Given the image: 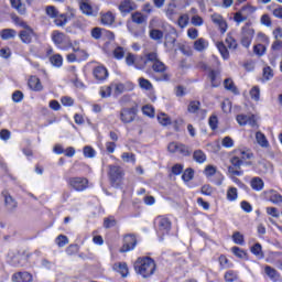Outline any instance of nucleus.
Wrapping results in <instances>:
<instances>
[{"mask_svg": "<svg viewBox=\"0 0 282 282\" xmlns=\"http://www.w3.org/2000/svg\"><path fill=\"white\" fill-rule=\"evenodd\" d=\"M250 96H251L252 100H256V101L259 100V98L261 96V89H259V86H254L251 88Z\"/></svg>", "mask_w": 282, "mask_h": 282, "instance_id": "obj_50", "label": "nucleus"}, {"mask_svg": "<svg viewBox=\"0 0 282 282\" xmlns=\"http://www.w3.org/2000/svg\"><path fill=\"white\" fill-rule=\"evenodd\" d=\"M68 184L74 188V191H77V193H83V191H87L89 180L86 177H72L69 178Z\"/></svg>", "mask_w": 282, "mask_h": 282, "instance_id": "obj_4", "label": "nucleus"}, {"mask_svg": "<svg viewBox=\"0 0 282 282\" xmlns=\"http://www.w3.org/2000/svg\"><path fill=\"white\" fill-rule=\"evenodd\" d=\"M113 56L115 58H117L118 61L124 58V48L121 46H118L117 48H115L113 51Z\"/></svg>", "mask_w": 282, "mask_h": 282, "instance_id": "obj_60", "label": "nucleus"}, {"mask_svg": "<svg viewBox=\"0 0 282 282\" xmlns=\"http://www.w3.org/2000/svg\"><path fill=\"white\" fill-rule=\"evenodd\" d=\"M200 102L199 101H191L187 108V111L189 113H197V111H199V107H200Z\"/></svg>", "mask_w": 282, "mask_h": 282, "instance_id": "obj_45", "label": "nucleus"}, {"mask_svg": "<svg viewBox=\"0 0 282 282\" xmlns=\"http://www.w3.org/2000/svg\"><path fill=\"white\" fill-rule=\"evenodd\" d=\"M212 21L215 25L219 28L221 34H226V32L228 31V23L224 20V17H221V14H212Z\"/></svg>", "mask_w": 282, "mask_h": 282, "instance_id": "obj_11", "label": "nucleus"}, {"mask_svg": "<svg viewBox=\"0 0 282 282\" xmlns=\"http://www.w3.org/2000/svg\"><path fill=\"white\" fill-rule=\"evenodd\" d=\"M83 153L86 158H96V150L89 145L84 147Z\"/></svg>", "mask_w": 282, "mask_h": 282, "instance_id": "obj_54", "label": "nucleus"}, {"mask_svg": "<svg viewBox=\"0 0 282 282\" xmlns=\"http://www.w3.org/2000/svg\"><path fill=\"white\" fill-rule=\"evenodd\" d=\"M237 197H238L237 188L236 187H230L227 191V199H228V202H236Z\"/></svg>", "mask_w": 282, "mask_h": 282, "instance_id": "obj_44", "label": "nucleus"}, {"mask_svg": "<svg viewBox=\"0 0 282 282\" xmlns=\"http://www.w3.org/2000/svg\"><path fill=\"white\" fill-rule=\"evenodd\" d=\"M52 41L56 45H65V43H69V39L67 37V35L59 31H53Z\"/></svg>", "mask_w": 282, "mask_h": 282, "instance_id": "obj_13", "label": "nucleus"}, {"mask_svg": "<svg viewBox=\"0 0 282 282\" xmlns=\"http://www.w3.org/2000/svg\"><path fill=\"white\" fill-rule=\"evenodd\" d=\"M216 46L224 61H228V58H230V52L228 51L226 44H224V42H217Z\"/></svg>", "mask_w": 282, "mask_h": 282, "instance_id": "obj_22", "label": "nucleus"}, {"mask_svg": "<svg viewBox=\"0 0 282 282\" xmlns=\"http://www.w3.org/2000/svg\"><path fill=\"white\" fill-rule=\"evenodd\" d=\"M237 279H239V276L237 275V272H235V271H227L225 273L226 282H235V281H237Z\"/></svg>", "mask_w": 282, "mask_h": 282, "instance_id": "obj_48", "label": "nucleus"}, {"mask_svg": "<svg viewBox=\"0 0 282 282\" xmlns=\"http://www.w3.org/2000/svg\"><path fill=\"white\" fill-rule=\"evenodd\" d=\"M274 76V73L272 72V68L270 66H267L263 68V78L264 80H270Z\"/></svg>", "mask_w": 282, "mask_h": 282, "instance_id": "obj_62", "label": "nucleus"}, {"mask_svg": "<svg viewBox=\"0 0 282 282\" xmlns=\"http://www.w3.org/2000/svg\"><path fill=\"white\" fill-rule=\"evenodd\" d=\"M121 159L124 161V162H132L134 164L135 162V154L133 153H129V152H123L121 154Z\"/></svg>", "mask_w": 282, "mask_h": 282, "instance_id": "obj_58", "label": "nucleus"}, {"mask_svg": "<svg viewBox=\"0 0 282 282\" xmlns=\"http://www.w3.org/2000/svg\"><path fill=\"white\" fill-rule=\"evenodd\" d=\"M55 243L58 246V248H65V246L69 243V239L65 235H59L55 239Z\"/></svg>", "mask_w": 282, "mask_h": 282, "instance_id": "obj_38", "label": "nucleus"}, {"mask_svg": "<svg viewBox=\"0 0 282 282\" xmlns=\"http://www.w3.org/2000/svg\"><path fill=\"white\" fill-rule=\"evenodd\" d=\"M113 270H117V272H120L121 276H128L129 275V267L124 262H118L113 265Z\"/></svg>", "mask_w": 282, "mask_h": 282, "instance_id": "obj_26", "label": "nucleus"}, {"mask_svg": "<svg viewBox=\"0 0 282 282\" xmlns=\"http://www.w3.org/2000/svg\"><path fill=\"white\" fill-rule=\"evenodd\" d=\"M19 37L22 41V43H25L29 45V43H32V39H34V30L28 29L23 30L19 33Z\"/></svg>", "mask_w": 282, "mask_h": 282, "instance_id": "obj_16", "label": "nucleus"}, {"mask_svg": "<svg viewBox=\"0 0 282 282\" xmlns=\"http://www.w3.org/2000/svg\"><path fill=\"white\" fill-rule=\"evenodd\" d=\"M12 8L18 10L20 14H23L25 12V8H23V4L21 3V0H10Z\"/></svg>", "mask_w": 282, "mask_h": 282, "instance_id": "obj_46", "label": "nucleus"}, {"mask_svg": "<svg viewBox=\"0 0 282 282\" xmlns=\"http://www.w3.org/2000/svg\"><path fill=\"white\" fill-rule=\"evenodd\" d=\"M2 195L4 197L6 208L9 210H15L18 206L17 200L10 194H8V192H3Z\"/></svg>", "mask_w": 282, "mask_h": 282, "instance_id": "obj_18", "label": "nucleus"}, {"mask_svg": "<svg viewBox=\"0 0 282 282\" xmlns=\"http://www.w3.org/2000/svg\"><path fill=\"white\" fill-rule=\"evenodd\" d=\"M193 159L198 164H204V162H206V154L202 150H196L193 154Z\"/></svg>", "mask_w": 282, "mask_h": 282, "instance_id": "obj_33", "label": "nucleus"}, {"mask_svg": "<svg viewBox=\"0 0 282 282\" xmlns=\"http://www.w3.org/2000/svg\"><path fill=\"white\" fill-rule=\"evenodd\" d=\"M167 151L170 153H180V155H183L184 158L191 155V150H188V147L177 142L169 143Z\"/></svg>", "mask_w": 282, "mask_h": 282, "instance_id": "obj_6", "label": "nucleus"}, {"mask_svg": "<svg viewBox=\"0 0 282 282\" xmlns=\"http://www.w3.org/2000/svg\"><path fill=\"white\" fill-rule=\"evenodd\" d=\"M264 272L267 275H269L270 279H276L278 272L275 271L274 268L267 265L264 268Z\"/></svg>", "mask_w": 282, "mask_h": 282, "instance_id": "obj_61", "label": "nucleus"}, {"mask_svg": "<svg viewBox=\"0 0 282 282\" xmlns=\"http://www.w3.org/2000/svg\"><path fill=\"white\" fill-rule=\"evenodd\" d=\"M256 140L259 147H262V149H268V147H270V142H268V138H265L263 132L258 131L256 133Z\"/></svg>", "mask_w": 282, "mask_h": 282, "instance_id": "obj_24", "label": "nucleus"}, {"mask_svg": "<svg viewBox=\"0 0 282 282\" xmlns=\"http://www.w3.org/2000/svg\"><path fill=\"white\" fill-rule=\"evenodd\" d=\"M142 112L144 116H148V118H154L155 117V109H153V106L145 105L142 107Z\"/></svg>", "mask_w": 282, "mask_h": 282, "instance_id": "obj_41", "label": "nucleus"}, {"mask_svg": "<svg viewBox=\"0 0 282 282\" xmlns=\"http://www.w3.org/2000/svg\"><path fill=\"white\" fill-rule=\"evenodd\" d=\"M250 186H251L252 191H257L259 193V192L263 191L265 183L263 182V180L261 177L256 176V177L251 178Z\"/></svg>", "mask_w": 282, "mask_h": 282, "instance_id": "obj_20", "label": "nucleus"}, {"mask_svg": "<svg viewBox=\"0 0 282 282\" xmlns=\"http://www.w3.org/2000/svg\"><path fill=\"white\" fill-rule=\"evenodd\" d=\"M140 61L141 63H143L144 67H147V65L151 63L153 72L160 75L155 78V80H158L159 83H169V80H171L169 66L160 61V57H158V53H147L143 57L140 58Z\"/></svg>", "mask_w": 282, "mask_h": 282, "instance_id": "obj_1", "label": "nucleus"}, {"mask_svg": "<svg viewBox=\"0 0 282 282\" xmlns=\"http://www.w3.org/2000/svg\"><path fill=\"white\" fill-rule=\"evenodd\" d=\"M142 57L135 58V55H133L132 53H128V55L126 56V63L127 65H129L131 67V65H134V67H137V69H144V64H140V61Z\"/></svg>", "mask_w": 282, "mask_h": 282, "instance_id": "obj_17", "label": "nucleus"}, {"mask_svg": "<svg viewBox=\"0 0 282 282\" xmlns=\"http://www.w3.org/2000/svg\"><path fill=\"white\" fill-rule=\"evenodd\" d=\"M224 87L227 89V91H231L232 94H239V90H237V86H235V82L232 79L227 78L224 80Z\"/></svg>", "mask_w": 282, "mask_h": 282, "instance_id": "obj_32", "label": "nucleus"}, {"mask_svg": "<svg viewBox=\"0 0 282 282\" xmlns=\"http://www.w3.org/2000/svg\"><path fill=\"white\" fill-rule=\"evenodd\" d=\"M231 252H234V254L236 257H238V259H246L247 254L246 251H243L241 248L239 247H232L231 248Z\"/></svg>", "mask_w": 282, "mask_h": 282, "instance_id": "obj_51", "label": "nucleus"}, {"mask_svg": "<svg viewBox=\"0 0 282 282\" xmlns=\"http://www.w3.org/2000/svg\"><path fill=\"white\" fill-rule=\"evenodd\" d=\"M137 245H138V240L135 239V236L127 235L123 238V246L120 249V252H129V251L133 250V248H135Z\"/></svg>", "mask_w": 282, "mask_h": 282, "instance_id": "obj_9", "label": "nucleus"}, {"mask_svg": "<svg viewBox=\"0 0 282 282\" xmlns=\"http://www.w3.org/2000/svg\"><path fill=\"white\" fill-rule=\"evenodd\" d=\"M240 11L243 13V14H247L250 15V14H254V12H257V7H253L251 4H246L243 6Z\"/></svg>", "mask_w": 282, "mask_h": 282, "instance_id": "obj_43", "label": "nucleus"}, {"mask_svg": "<svg viewBox=\"0 0 282 282\" xmlns=\"http://www.w3.org/2000/svg\"><path fill=\"white\" fill-rule=\"evenodd\" d=\"M252 39H254V29H251L250 26H243L241 37L242 47H250V45H252Z\"/></svg>", "mask_w": 282, "mask_h": 282, "instance_id": "obj_7", "label": "nucleus"}, {"mask_svg": "<svg viewBox=\"0 0 282 282\" xmlns=\"http://www.w3.org/2000/svg\"><path fill=\"white\" fill-rule=\"evenodd\" d=\"M193 175H195V172L192 169H187L182 175L183 182H191Z\"/></svg>", "mask_w": 282, "mask_h": 282, "instance_id": "obj_56", "label": "nucleus"}, {"mask_svg": "<svg viewBox=\"0 0 282 282\" xmlns=\"http://www.w3.org/2000/svg\"><path fill=\"white\" fill-rule=\"evenodd\" d=\"M165 14L169 19H173L175 17V4H169L165 9Z\"/></svg>", "mask_w": 282, "mask_h": 282, "instance_id": "obj_63", "label": "nucleus"}, {"mask_svg": "<svg viewBox=\"0 0 282 282\" xmlns=\"http://www.w3.org/2000/svg\"><path fill=\"white\" fill-rule=\"evenodd\" d=\"M29 87L32 91H43V85L41 84V79L36 76H31L29 78Z\"/></svg>", "mask_w": 282, "mask_h": 282, "instance_id": "obj_19", "label": "nucleus"}, {"mask_svg": "<svg viewBox=\"0 0 282 282\" xmlns=\"http://www.w3.org/2000/svg\"><path fill=\"white\" fill-rule=\"evenodd\" d=\"M236 120L240 127H246V124H249V127H259L257 124V119H254L253 115H238L236 117Z\"/></svg>", "mask_w": 282, "mask_h": 282, "instance_id": "obj_8", "label": "nucleus"}, {"mask_svg": "<svg viewBox=\"0 0 282 282\" xmlns=\"http://www.w3.org/2000/svg\"><path fill=\"white\" fill-rule=\"evenodd\" d=\"M138 116V108H122L120 111V120L123 122V124H129L130 122H133L135 120V117Z\"/></svg>", "mask_w": 282, "mask_h": 282, "instance_id": "obj_5", "label": "nucleus"}, {"mask_svg": "<svg viewBox=\"0 0 282 282\" xmlns=\"http://www.w3.org/2000/svg\"><path fill=\"white\" fill-rule=\"evenodd\" d=\"M210 83H212V87H219V85H221V79L219 78V70H209V75H208Z\"/></svg>", "mask_w": 282, "mask_h": 282, "instance_id": "obj_23", "label": "nucleus"}, {"mask_svg": "<svg viewBox=\"0 0 282 282\" xmlns=\"http://www.w3.org/2000/svg\"><path fill=\"white\" fill-rule=\"evenodd\" d=\"M135 8V2L132 0H123L119 4V11L121 12L122 17H127V14L133 12Z\"/></svg>", "mask_w": 282, "mask_h": 282, "instance_id": "obj_12", "label": "nucleus"}, {"mask_svg": "<svg viewBox=\"0 0 282 282\" xmlns=\"http://www.w3.org/2000/svg\"><path fill=\"white\" fill-rule=\"evenodd\" d=\"M150 39H152V41H162V39H164V32L158 29H152L150 31Z\"/></svg>", "mask_w": 282, "mask_h": 282, "instance_id": "obj_36", "label": "nucleus"}, {"mask_svg": "<svg viewBox=\"0 0 282 282\" xmlns=\"http://www.w3.org/2000/svg\"><path fill=\"white\" fill-rule=\"evenodd\" d=\"M79 8L83 14H85L86 17H96V11H94L91 4L87 2H80Z\"/></svg>", "mask_w": 282, "mask_h": 282, "instance_id": "obj_21", "label": "nucleus"}, {"mask_svg": "<svg viewBox=\"0 0 282 282\" xmlns=\"http://www.w3.org/2000/svg\"><path fill=\"white\" fill-rule=\"evenodd\" d=\"M50 61L54 67H61L63 65V56L61 54L52 55Z\"/></svg>", "mask_w": 282, "mask_h": 282, "instance_id": "obj_39", "label": "nucleus"}, {"mask_svg": "<svg viewBox=\"0 0 282 282\" xmlns=\"http://www.w3.org/2000/svg\"><path fill=\"white\" fill-rule=\"evenodd\" d=\"M221 144L225 147V149H232V147H235V140H232L230 137H225Z\"/></svg>", "mask_w": 282, "mask_h": 282, "instance_id": "obj_55", "label": "nucleus"}, {"mask_svg": "<svg viewBox=\"0 0 282 282\" xmlns=\"http://www.w3.org/2000/svg\"><path fill=\"white\" fill-rule=\"evenodd\" d=\"M13 282H32L33 278L28 271H20L12 275Z\"/></svg>", "mask_w": 282, "mask_h": 282, "instance_id": "obj_14", "label": "nucleus"}, {"mask_svg": "<svg viewBox=\"0 0 282 282\" xmlns=\"http://www.w3.org/2000/svg\"><path fill=\"white\" fill-rule=\"evenodd\" d=\"M0 36L3 41H9V39L17 36V31L13 29H4L0 32Z\"/></svg>", "mask_w": 282, "mask_h": 282, "instance_id": "obj_29", "label": "nucleus"}, {"mask_svg": "<svg viewBox=\"0 0 282 282\" xmlns=\"http://www.w3.org/2000/svg\"><path fill=\"white\" fill-rule=\"evenodd\" d=\"M155 260L149 257L138 258L134 262V270L143 279H149L155 274Z\"/></svg>", "mask_w": 282, "mask_h": 282, "instance_id": "obj_2", "label": "nucleus"}, {"mask_svg": "<svg viewBox=\"0 0 282 282\" xmlns=\"http://www.w3.org/2000/svg\"><path fill=\"white\" fill-rule=\"evenodd\" d=\"M248 17L243 15L242 11H238L234 15V21L236 23H243V21H247Z\"/></svg>", "mask_w": 282, "mask_h": 282, "instance_id": "obj_59", "label": "nucleus"}, {"mask_svg": "<svg viewBox=\"0 0 282 282\" xmlns=\"http://www.w3.org/2000/svg\"><path fill=\"white\" fill-rule=\"evenodd\" d=\"M116 21V17L111 11H108L107 13L101 15V23L104 25H113V22Z\"/></svg>", "mask_w": 282, "mask_h": 282, "instance_id": "obj_27", "label": "nucleus"}, {"mask_svg": "<svg viewBox=\"0 0 282 282\" xmlns=\"http://www.w3.org/2000/svg\"><path fill=\"white\" fill-rule=\"evenodd\" d=\"M270 193H271V194H270V196H269V200H270L272 204H275V205L282 204V195L279 194V192L271 191Z\"/></svg>", "mask_w": 282, "mask_h": 282, "instance_id": "obj_34", "label": "nucleus"}, {"mask_svg": "<svg viewBox=\"0 0 282 282\" xmlns=\"http://www.w3.org/2000/svg\"><path fill=\"white\" fill-rule=\"evenodd\" d=\"M131 19L133 23H137V25H142V23H147V17L141 12L132 13Z\"/></svg>", "mask_w": 282, "mask_h": 282, "instance_id": "obj_30", "label": "nucleus"}, {"mask_svg": "<svg viewBox=\"0 0 282 282\" xmlns=\"http://www.w3.org/2000/svg\"><path fill=\"white\" fill-rule=\"evenodd\" d=\"M208 48V41L204 40V37H200L194 42V50L196 52H204V50Z\"/></svg>", "mask_w": 282, "mask_h": 282, "instance_id": "obj_25", "label": "nucleus"}, {"mask_svg": "<svg viewBox=\"0 0 282 282\" xmlns=\"http://www.w3.org/2000/svg\"><path fill=\"white\" fill-rule=\"evenodd\" d=\"M188 21H191V18L188 17V14L185 13V14L180 15V18L177 20L178 28L184 30V28H186L188 25Z\"/></svg>", "mask_w": 282, "mask_h": 282, "instance_id": "obj_37", "label": "nucleus"}, {"mask_svg": "<svg viewBox=\"0 0 282 282\" xmlns=\"http://www.w3.org/2000/svg\"><path fill=\"white\" fill-rule=\"evenodd\" d=\"M252 254L256 257H263V250L261 247V243L257 242L252 248H251Z\"/></svg>", "mask_w": 282, "mask_h": 282, "instance_id": "obj_49", "label": "nucleus"}, {"mask_svg": "<svg viewBox=\"0 0 282 282\" xmlns=\"http://www.w3.org/2000/svg\"><path fill=\"white\" fill-rule=\"evenodd\" d=\"M260 23L265 28H272V18H270L269 14H262L260 18Z\"/></svg>", "mask_w": 282, "mask_h": 282, "instance_id": "obj_42", "label": "nucleus"}, {"mask_svg": "<svg viewBox=\"0 0 282 282\" xmlns=\"http://www.w3.org/2000/svg\"><path fill=\"white\" fill-rule=\"evenodd\" d=\"M208 124L212 129V131H215L219 124V120L217 119V116L213 115L209 117Z\"/></svg>", "mask_w": 282, "mask_h": 282, "instance_id": "obj_57", "label": "nucleus"}, {"mask_svg": "<svg viewBox=\"0 0 282 282\" xmlns=\"http://www.w3.org/2000/svg\"><path fill=\"white\" fill-rule=\"evenodd\" d=\"M158 120L159 123L162 124V127H169V124H171V117H169V115L161 112L160 115H158Z\"/></svg>", "mask_w": 282, "mask_h": 282, "instance_id": "obj_35", "label": "nucleus"}, {"mask_svg": "<svg viewBox=\"0 0 282 282\" xmlns=\"http://www.w3.org/2000/svg\"><path fill=\"white\" fill-rule=\"evenodd\" d=\"M253 54H257V56H263V54H265V45H263V44L254 45Z\"/></svg>", "mask_w": 282, "mask_h": 282, "instance_id": "obj_52", "label": "nucleus"}, {"mask_svg": "<svg viewBox=\"0 0 282 282\" xmlns=\"http://www.w3.org/2000/svg\"><path fill=\"white\" fill-rule=\"evenodd\" d=\"M108 178L115 188L118 186H122V182L124 181V169L119 165H109L108 166Z\"/></svg>", "mask_w": 282, "mask_h": 282, "instance_id": "obj_3", "label": "nucleus"}, {"mask_svg": "<svg viewBox=\"0 0 282 282\" xmlns=\"http://www.w3.org/2000/svg\"><path fill=\"white\" fill-rule=\"evenodd\" d=\"M139 87L144 89L145 91H151L153 89V84L144 77H140L139 79Z\"/></svg>", "mask_w": 282, "mask_h": 282, "instance_id": "obj_31", "label": "nucleus"}, {"mask_svg": "<svg viewBox=\"0 0 282 282\" xmlns=\"http://www.w3.org/2000/svg\"><path fill=\"white\" fill-rule=\"evenodd\" d=\"M155 224L158 225L160 232H163V235L171 231V219L164 216H159L155 218Z\"/></svg>", "mask_w": 282, "mask_h": 282, "instance_id": "obj_10", "label": "nucleus"}, {"mask_svg": "<svg viewBox=\"0 0 282 282\" xmlns=\"http://www.w3.org/2000/svg\"><path fill=\"white\" fill-rule=\"evenodd\" d=\"M12 100L13 102H21V100H23V93H21L20 90H17L12 94Z\"/></svg>", "mask_w": 282, "mask_h": 282, "instance_id": "obj_64", "label": "nucleus"}, {"mask_svg": "<svg viewBox=\"0 0 282 282\" xmlns=\"http://www.w3.org/2000/svg\"><path fill=\"white\" fill-rule=\"evenodd\" d=\"M232 239H234V242L237 243L238 246H243V243H245L243 235H241V232H239V231H236L232 235Z\"/></svg>", "mask_w": 282, "mask_h": 282, "instance_id": "obj_53", "label": "nucleus"}, {"mask_svg": "<svg viewBox=\"0 0 282 282\" xmlns=\"http://www.w3.org/2000/svg\"><path fill=\"white\" fill-rule=\"evenodd\" d=\"M93 74L96 80H106V78L109 76V72L105 66L95 67Z\"/></svg>", "mask_w": 282, "mask_h": 282, "instance_id": "obj_15", "label": "nucleus"}, {"mask_svg": "<svg viewBox=\"0 0 282 282\" xmlns=\"http://www.w3.org/2000/svg\"><path fill=\"white\" fill-rule=\"evenodd\" d=\"M225 43H226L228 50H237V47H239L237 40L230 33L227 34Z\"/></svg>", "mask_w": 282, "mask_h": 282, "instance_id": "obj_28", "label": "nucleus"}, {"mask_svg": "<svg viewBox=\"0 0 282 282\" xmlns=\"http://www.w3.org/2000/svg\"><path fill=\"white\" fill-rule=\"evenodd\" d=\"M46 14L51 19H56L58 17V10H56V7L54 6H48L46 7Z\"/></svg>", "mask_w": 282, "mask_h": 282, "instance_id": "obj_47", "label": "nucleus"}, {"mask_svg": "<svg viewBox=\"0 0 282 282\" xmlns=\"http://www.w3.org/2000/svg\"><path fill=\"white\" fill-rule=\"evenodd\" d=\"M55 25L57 28H64V25H67V15L65 14H59L55 18L54 20Z\"/></svg>", "mask_w": 282, "mask_h": 282, "instance_id": "obj_40", "label": "nucleus"}]
</instances>
